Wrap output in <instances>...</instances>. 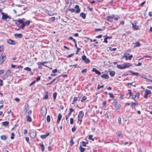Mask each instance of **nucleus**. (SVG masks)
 <instances>
[{"label": "nucleus", "mask_w": 152, "mask_h": 152, "mask_svg": "<svg viewBox=\"0 0 152 152\" xmlns=\"http://www.w3.org/2000/svg\"><path fill=\"white\" fill-rule=\"evenodd\" d=\"M132 66V64L129 63H126L121 65H118L117 66V67L119 69H123Z\"/></svg>", "instance_id": "1"}, {"label": "nucleus", "mask_w": 152, "mask_h": 152, "mask_svg": "<svg viewBox=\"0 0 152 152\" xmlns=\"http://www.w3.org/2000/svg\"><path fill=\"white\" fill-rule=\"evenodd\" d=\"M84 114V112L82 111H80L79 112V114L78 115V123L79 121H80V123H79L80 124H81L82 122Z\"/></svg>", "instance_id": "2"}, {"label": "nucleus", "mask_w": 152, "mask_h": 152, "mask_svg": "<svg viewBox=\"0 0 152 152\" xmlns=\"http://www.w3.org/2000/svg\"><path fill=\"white\" fill-rule=\"evenodd\" d=\"M118 102V99H115L114 100V101L113 102L112 104H113L114 107L115 109V110H117L119 109L120 107H121V105L120 104H117Z\"/></svg>", "instance_id": "3"}, {"label": "nucleus", "mask_w": 152, "mask_h": 152, "mask_svg": "<svg viewBox=\"0 0 152 152\" xmlns=\"http://www.w3.org/2000/svg\"><path fill=\"white\" fill-rule=\"evenodd\" d=\"M5 54L4 53H2L1 54V56L0 57V64H2L5 59Z\"/></svg>", "instance_id": "4"}, {"label": "nucleus", "mask_w": 152, "mask_h": 152, "mask_svg": "<svg viewBox=\"0 0 152 152\" xmlns=\"http://www.w3.org/2000/svg\"><path fill=\"white\" fill-rule=\"evenodd\" d=\"M2 18L3 20H6L7 18H9V19H10L11 17L7 15V14L4 13H2Z\"/></svg>", "instance_id": "5"}, {"label": "nucleus", "mask_w": 152, "mask_h": 152, "mask_svg": "<svg viewBox=\"0 0 152 152\" xmlns=\"http://www.w3.org/2000/svg\"><path fill=\"white\" fill-rule=\"evenodd\" d=\"M30 134L31 138H34L36 136V132L35 131H31L30 132Z\"/></svg>", "instance_id": "6"}, {"label": "nucleus", "mask_w": 152, "mask_h": 152, "mask_svg": "<svg viewBox=\"0 0 152 152\" xmlns=\"http://www.w3.org/2000/svg\"><path fill=\"white\" fill-rule=\"evenodd\" d=\"M82 59L86 63H88L90 62L89 60L86 58V56L84 55L82 56Z\"/></svg>", "instance_id": "7"}, {"label": "nucleus", "mask_w": 152, "mask_h": 152, "mask_svg": "<svg viewBox=\"0 0 152 152\" xmlns=\"http://www.w3.org/2000/svg\"><path fill=\"white\" fill-rule=\"evenodd\" d=\"M75 8L76 9L75 12L76 13H79L80 11V10L79 8V6L78 5H76L75 6Z\"/></svg>", "instance_id": "8"}, {"label": "nucleus", "mask_w": 152, "mask_h": 152, "mask_svg": "<svg viewBox=\"0 0 152 152\" xmlns=\"http://www.w3.org/2000/svg\"><path fill=\"white\" fill-rule=\"evenodd\" d=\"M40 79V77H38L36 80L33 81L29 85L30 86H31L34 84L36 82H38Z\"/></svg>", "instance_id": "9"}, {"label": "nucleus", "mask_w": 152, "mask_h": 152, "mask_svg": "<svg viewBox=\"0 0 152 152\" xmlns=\"http://www.w3.org/2000/svg\"><path fill=\"white\" fill-rule=\"evenodd\" d=\"M7 42L10 44L15 45V41L11 39H8L7 40Z\"/></svg>", "instance_id": "10"}, {"label": "nucleus", "mask_w": 152, "mask_h": 152, "mask_svg": "<svg viewBox=\"0 0 152 152\" xmlns=\"http://www.w3.org/2000/svg\"><path fill=\"white\" fill-rule=\"evenodd\" d=\"M92 72H95L98 75H100L101 73L98 70H97L95 68H93L92 70Z\"/></svg>", "instance_id": "11"}, {"label": "nucleus", "mask_w": 152, "mask_h": 152, "mask_svg": "<svg viewBox=\"0 0 152 152\" xmlns=\"http://www.w3.org/2000/svg\"><path fill=\"white\" fill-rule=\"evenodd\" d=\"M14 36L16 38H21L23 37V35L21 34H15L14 35Z\"/></svg>", "instance_id": "12"}, {"label": "nucleus", "mask_w": 152, "mask_h": 152, "mask_svg": "<svg viewBox=\"0 0 152 152\" xmlns=\"http://www.w3.org/2000/svg\"><path fill=\"white\" fill-rule=\"evenodd\" d=\"M62 117V115L61 113H59L58 115V119H57V124H58L61 119Z\"/></svg>", "instance_id": "13"}, {"label": "nucleus", "mask_w": 152, "mask_h": 152, "mask_svg": "<svg viewBox=\"0 0 152 152\" xmlns=\"http://www.w3.org/2000/svg\"><path fill=\"white\" fill-rule=\"evenodd\" d=\"M138 104V103L137 102H132V104L131 105V107L132 109L135 108V107Z\"/></svg>", "instance_id": "14"}, {"label": "nucleus", "mask_w": 152, "mask_h": 152, "mask_svg": "<svg viewBox=\"0 0 152 152\" xmlns=\"http://www.w3.org/2000/svg\"><path fill=\"white\" fill-rule=\"evenodd\" d=\"M50 134L49 133H48L47 134L45 135H42L40 136V137L42 139H44L46 138Z\"/></svg>", "instance_id": "15"}, {"label": "nucleus", "mask_w": 152, "mask_h": 152, "mask_svg": "<svg viewBox=\"0 0 152 152\" xmlns=\"http://www.w3.org/2000/svg\"><path fill=\"white\" fill-rule=\"evenodd\" d=\"M31 21L30 20H28L25 22H24V24L25 26H28L29 25Z\"/></svg>", "instance_id": "16"}, {"label": "nucleus", "mask_w": 152, "mask_h": 152, "mask_svg": "<svg viewBox=\"0 0 152 152\" xmlns=\"http://www.w3.org/2000/svg\"><path fill=\"white\" fill-rule=\"evenodd\" d=\"M80 16L83 19H85L86 17V15L83 13H81L80 14Z\"/></svg>", "instance_id": "17"}, {"label": "nucleus", "mask_w": 152, "mask_h": 152, "mask_svg": "<svg viewBox=\"0 0 152 152\" xmlns=\"http://www.w3.org/2000/svg\"><path fill=\"white\" fill-rule=\"evenodd\" d=\"M132 26L133 28L135 30H138L139 29V26L134 25L133 23H132Z\"/></svg>", "instance_id": "18"}, {"label": "nucleus", "mask_w": 152, "mask_h": 152, "mask_svg": "<svg viewBox=\"0 0 152 152\" xmlns=\"http://www.w3.org/2000/svg\"><path fill=\"white\" fill-rule=\"evenodd\" d=\"M9 124V122L7 121H4L2 123V125L5 126H7Z\"/></svg>", "instance_id": "19"}, {"label": "nucleus", "mask_w": 152, "mask_h": 152, "mask_svg": "<svg viewBox=\"0 0 152 152\" xmlns=\"http://www.w3.org/2000/svg\"><path fill=\"white\" fill-rule=\"evenodd\" d=\"M39 145L41 146L42 148V151H43L45 149V146L43 145L42 142H41L39 143Z\"/></svg>", "instance_id": "20"}, {"label": "nucleus", "mask_w": 152, "mask_h": 152, "mask_svg": "<svg viewBox=\"0 0 152 152\" xmlns=\"http://www.w3.org/2000/svg\"><path fill=\"white\" fill-rule=\"evenodd\" d=\"M134 44L135 45L134 46V47H136L140 46V44L138 41L134 43Z\"/></svg>", "instance_id": "21"}, {"label": "nucleus", "mask_w": 152, "mask_h": 152, "mask_svg": "<svg viewBox=\"0 0 152 152\" xmlns=\"http://www.w3.org/2000/svg\"><path fill=\"white\" fill-rule=\"evenodd\" d=\"M145 94L148 95L151 94V91L150 90H146L145 91Z\"/></svg>", "instance_id": "22"}, {"label": "nucleus", "mask_w": 152, "mask_h": 152, "mask_svg": "<svg viewBox=\"0 0 152 152\" xmlns=\"http://www.w3.org/2000/svg\"><path fill=\"white\" fill-rule=\"evenodd\" d=\"M24 19L23 18V19H18V20H16V21H18V22L20 23L23 24V23H24L23 20Z\"/></svg>", "instance_id": "23"}, {"label": "nucleus", "mask_w": 152, "mask_h": 152, "mask_svg": "<svg viewBox=\"0 0 152 152\" xmlns=\"http://www.w3.org/2000/svg\"><path fill=\"white\" fill-rule=\"evenodd\" d=\"M115 17V15H112L110 16H107V18L109 20H110V19H112L113 18Z\"/></svg>", "instance_id": "24"}, {"label": "nucleus", "mask_w": 152, "mask_h": 152, "mask_svg": "<svg viewBox=\"0 0 152 152\" xmlns=\"http://www.w3.org/2000/svg\"><path fill=\"white\" fill-rule=\"evenodd\" d=\"M1 138L2 140H5L7 139V137L6 135H3L1 136Z\"/></svg>", "instance_id": "25"}, {"label": "nucleus", "mask_w": 152, "mask_h": 152, "mask_svg": "<svg viewBox=\"0 0 152 152\" xmlns=\"http://www.w3.org/2000/svg\"><path fill=\"white\" fill-rule=\"evenodd\" d=\"M115 72L114 71L110 70V75L111 76H113L115 75Z\"/></svg>", "instance_id": "26"}, {"label": "nucleus", "mask_w": 152, "mask_h": 152, "mask_svg": "<svg viewBox=\"0 0 152 152\" xmlns=\"http://www.w3.org/2000/svg\"><path fill=\"white\" fill-rule=\"evenodd\" d=\"M27 121L30 122L32 121L31 118L29 115L27 116Z\"/></svg>", "instance_id": "27"}, {"label": "nucleus", "mask_w": 152, "mask_h": 152, "mask_svg": "<svg viewBox=\"0 0 152 152\" xmlns=\"http://www.w3.org/2000/svg\"><path fill=\"white\" fill-rule=\"evenodd\" d=\"M80 152H84V151L86 150V148L82 147L81 145H80Z\"/></svg>", "instance_id": "28"}, {"label": "nucleus", "mask_w": 152, "mask_h": 152, "mask_svg": "<svg viewBox=\"0 0 152 152\" xmlns=\"http://www.w3.org/2000/svg\"><path fill=\"white\" fill-rule=\"evenodd\" d=\"M118 136L120 137V138H121V137H123V136L122 135V133H121V131H119L118 132Z\"/></svg>", "instance_id": "29"}, {"label": "nucleus", "mask_w": 152, "mask_h": 152, "mask_svg": "<svg viewBox=\"0 0 152 152\" xmlns=\"http://www.w3.org/2000/svg\"><path fill=\"white\" fill-rule=\"evenodd\" d=\"M55 20V17H52L50 18L49 20L50 22H53Z\"/></svg>", "instance_id": "30"}, {"label": "nucleus", "mask_w": 152, "mask_h": 152, "mask_svg": "<svg viewBox=\"0 0 152 152\" xmlns=\"http://www.w3.org/2000/svg\"><path fill=\"white\" fill-rule=\"evenodd\" d=\"M57 95V93L56 92H55L53 93V100L54 101L56 99V96Z\"/></svg>", "instance_id": "31"}, {"label": "nucleus", "mask_w": 152, "mask_h": 152, "mask_svg": "<svg viewBox=\"0 0 152 152\" xmlns=\"http://www.w3.org/2000/svg\"><path fill=\"white\" fill-rule=\"evenodd\" d=\"M81 143L82 144V145H81V146H83L85 147L86 146V144H88V142H85L84 141H83Z\"/></svg>", "instance_id": "32"}, {"label": "nucleus", "mask_w": 152, "mask_h": 152, "mask_svg": "<svg viewBox=\"0 0 152 152\" xmlns=\"http://www.w3.org/2000/svg\"><path fill=\"white\" fill-rule=\"evenodd\" d=\"M106 101H103L102 103V104L104 108L105 109L106 108Z\"/></svg>", "instance_id": "33"}, {"label": "nucleus", "mask_w": 152, "mask_h": 152, "mask_svg": "<svg viewBox=\"0 0 152 152\" xmlns=\"http://www.w3.org/2000/svg\"><path fill=\"white\" fill-rule=\"evenodd\" d=\"M104 87V85H102L101 86H100L99 85H98V86L97 88V90H99V89L101 88H103Z\"/></svg>", "instance_id": "34"}, {"label": "nucleus", "mask_w": 152, "mask_h": 152, "mask_svg": "<svg viewBox=\"0 0 152 152\" xmlns=\"http://www.w3.org/2000/svg\"><path fill=\"white\" fill-rule=\"evenodd\" d=\"M50 117L49 115H48L47 117V122H50Z\"/></svg>", "instance_id": "35"}, {"label": "nucleus", "mask_w": 152, "mask_h": 152, "mask_svg": "<svg viewBox=\"0 0 152 152\" xmlns=\"http://www.w3.org/2000/svg\"><path fill=\"white\" fill-rule=\"evenodd\" d=\"M144 79H145L146 80H147L146 81L147 82H152V80H151L150 79H148L146 77H144Z\"/></svg>", "instance_id": "36"}, {"label": "nucleus", "mask_w": 152, "mask_h": 152, "mask_svg": "<svg viewBox=\"0 0 152 152\" xmlns=\"http://www.w3.org/2000/svg\"><path fill=\"white\" fill-rule=\"evenodd\" d=\"M86 99H87L86 97L85 96H83L82 98V99L81 100V102H83V101H84V100H86Z\"/></svg>", "instance_id": "37"}, {"label": "nucleus", "mask_w": 152, "mask_h": 152, "mask_svg": "<svg viewBox=\"0 0 152 152\" xmlns=\"http://www.w3.org/2000/svg\"><path fill=\"white\" fill-rule=\"evenodd\" d=\"M93 136L92 135H90L89 136L88 139L90 140H91L93 141H94V139L93 138H92V137Z\"/></svg>", "instance_id": "38"}, {"label": "nucleus", "mask_w": 152, "mask_h": 152, "mask_svg": "<svg viewBox=\"0 0 152 152\" xmlns=\"http://www.w3.org/2000/svg\"><path fill=\"white\" fill-rule=\"evenodd\" d=\"M24 70L28 71H30L31 70V69L29 67H26L24 68Z\"/></svg>", "instance_id": "39"}, {"label": "nucleus", "mask_w": 152, "mask_h": 152, "mask_svg": "<svg viewBox=\"0 0 152 152\" xmlns=\"http://www.w3.org/2000/svg\"><path fill=\"white\" fill-rule=\"evenodd\" d=\"M68 10L69 11H70L72 12H75V9L73 8L69 9Z\"/></svg>", "instance_id": "40"}, {"label": "nucleus", "mask_w": 152, "mask_h": 152, "mask_svg": "<svg viewBox=\"0 0 152 152\" xmlns=\"http://www.w3.org/2000/svg\"><path fill=\"white\" fill-rule=\"evenodd\" d=\"M116 48H113L111 47H109V50L111 51H115L116 50Z\"/></svg>", "instance_id": "41"}, {"label": "nucleus", "mask_w": 152, "mask_h": 152, "mask_svg": "<svg viewBox=\"0 0 152 152\" xmlns=\"http://www.w3.org/2000/svg\"><path fill=\"white\" fill-rule=\"evenodd\" d=\"M11 72L10 70H8L6 72V74L7 75H9L11 73Z\"/></svg>", "instance_id": "42"}, {"label": "nucleus", "mask_w": 152, "mask_h": 152, "mask_svg": "<svg viewBox=\"0 0 152 152\" xmlns=\"http://www.w3.org/2000/svg\"><path fill=\"white\" fill-rule=\"evenodd\" d=\"M14 136H15V134H14V133H12V134H11V136L10 137V138L11 139H14Z\"/></svg>", "instance_id": "43"}, {"label": "nucleus", "mask_w": 152, "mask_h": 152, "mask_svg": "<svg viewBox=\"0 0 152 152\" xmlns=\"http://www.w3.org/2000/svg\"><path fill=\"white\" fill-rule=\"evenodd\" d=\"M74 123V119L72 118L70 119V123L71 124H72Z\"/></svg>", "instance_id": "44"}, {"label": "nucleus", "mask_w": 152, "mask_h": 152, "mask_svg": "<svg viewBox=\"0 0 152 152\" xmlns=\"http://www.w3.org/2000/svg\"><path fill=\"white\" fill-rule=\"evenodd\" d=\"M108 94L110 96V97L112 98H114V96H113V94L111 93H109Z\"/></svg>", "instance_id": "45"}, {"label": "nucleus", "mask_w": 152, "mask_h": 152, "mask_svg": "<svg viewBox=\"0 0 152 152\" xmlns=\"http://www.w3.org/2000/svg\"><path fill=\"white\" fill-rule=\"evenodd\" d=\"M76 129V128L75 126H74V127L72 129V131L73 132H74L75 131Z\"/></svg>", "instance_id": "46"}, {"label": "nucleus", "mask_w": 152, "mask_h": 152, "mask_svg": "<svg viewBox=\"0 0 152 152\" xmlns=\"http://www.w3.org/2000/svg\"><path fill=\"white\" fill-rule=\"evenodd\" d=\"M70 145L72 146L73 144H74V142H73V140L72 139H71L70 141Z\"/></svg>", "instance_id": "47"}, {"label": "nucleus", "mask_w": 152, "mask_h": 152, "mask_svg": "<svg viewBox=\"0 0 152 152\" xmlns=\"http://www.w3.org/2000/svg\"><path fill=\"white\" fill-rule=\"evenodd\" d=\"M25 26L24 23L22 24L21 26H20V28H22V29H23L24 27Z\"/></svg>", "instance_id": "48"}, {"label": "nucleus", "mask_w": 152, "mask_h": 152, "mask_svg": "<svg viewBox=\"0 0 152 152\" xmlns=\"http://www.w3.org/2000/svg\"><path fill=\"white\" fill-rule=\"evenodd\" d=\"M131 72L132 73V75H139V74L138 73H134L133 72H132V71H131Z\"/></svg>", "instance_id": "49"}, {"label": "nucleus", "mask_w": 152, "mask_h": 152, "mask_svg": "<svg viewBox=\"0 0 152 152\" xmlns=\"http://www.w3.org/2000/svg\"><path fill=\"white\" fill-rule=\"evenodd\" d=\"M77 50L76 51V54H78V52L81 50L80 48H77Z\"/></svg>", "instance_id": "50"}, {"label": "nucleus", "mask_w": 152, "mask_h": 152, "mask_svg": "<svg viewBox=\"0 0 152 152\" xmlns=\"http://www.w3.org/2000/svg\"><path fill=\"white\" fill-rule=\"evenodd\" d=\"M102 37V34H100L98 36H97L96 37V38H100Z\"/></svg>", "instance_id": "51"}, {"label": "nucleus", "mask_w": 152, "mask_h": 152, "mask_svg": "<svg viewBox=\"0 0 152 152\" xmlns=\"http://www.w3.org/2000/svg\"><path fill=\"white\" fill-rule=\"evenodd\" d=\"M128 91H129V94L130 95V96H131L132 95V94L131 92V90L130 89H129L128 90Z\"/></svg>", "instance_id": "52"}, {"label": "nucleus", "mask_w": 152, "mask_h": 152, "mask_svg": "<svg viewBox=\"0 0 152 152\" xmlns=\"http://www.w3.org/2000/svg\"><path fill=\"white\" fill-rule=\"evenodd\" d=\"M140 95V93L139 92H137L136 93V95H135V96H136V97L138 98L139 97Z\"/></svg>", "instance_id": "53"}, {"label": "nucleus", "mask_w": 152, "mask_h": 152, "mask_svg": "<svg viewBox=\"0 0 152 152\" xmlns=\"http://www.w3.org/2000/svg\"><path fill=\"white\" fill-rule=\"evenodd\" d=\"M132 57V55H131L128 57V59L129 60H131Z\"/></svg>", "instance_id": "54"}, {"label": "nucleus", "mask_w": 152, "mask_h": 152, "mask_svg": "<svg viewBox=\"0 0 152 152\" xmlns=\"http://www.w3.org/2000/svg\"><path fill=\"white\" fill-rule=\"evenodd\" d=\"M57 69H55L54 70H52V72L53 73H55L56 72H57Z\"/></svg>", "instance_id": "55"}, {"label": "nucleus", "mask_w": 152, "mask_h": 152, "mask_svg": "<svg viewBox=\"0 0 152 152\" xmlns=\"http://www.w3.org/2000/svg\"><path fill=\"white\" fill-rule=\"evenodd\" d=\"M86 71H87V69H85L81 71V73H85V72H86Z\"/></svg>", "instance_id": "56"}, {"label": "nucleus", "mask_w": 152, "mask_h": 152, "mask_svg": "<svg viewBox=\"0 0 152 152\" xmlns=\"http://www.w3.org/2000/svg\"><path fill=\"white\" fill-rule=\"evenodd\" d=\"M4 50L2 46H0V52Z\"/></svg>", "instance_id": "57"}, {"label": "nucleus", "mask_w": 152, "mask_h": 152, "mask_svg": "<svg viewBox=\"0 0 152 152\" xmlns=\"http://www.w3.org/2000/svg\"><path fill=\"white\" fill-rule=\"evenodd\" d=\"M107 39L105 37V38L104 39V42H105L106 43H107L108 42L107 41Z\"/></svg>", "instance_id": "58"}, {"label": "nucleus", "mask_w": 152, "mask_h": 152, "mask_svg": "<svg viewBox=\"0 0 152 152\" xmlns=\"http://www.w3.org/2000/svg\"><path fill=\"white\" fill-rule=\"evenodd\" d=\"M23 111L25 113H26L28 111V109L26 108H24L23 110Z\"/></svg>", "instance_id": "59"}, {"label": "nucleus", "mask_w": 152, "mask_h": 152, "mask_svg": "<svg viewBox=\"0 0 152 152\" xmlns=\"http://www.w3.org/2000/svg\"><path fill=\"white\" fill-rule=\"evenodd\" d=\"M105 36L106 37V38L107 39H111L112 37V36Z\"/></svg>", "instance_id": "60"}, {"label": "nucleus", "mask_w": 152, "mask_h": 152, "mask_svg": "<svg viewBox=\"0 0 152 152\" xmlns=\"http://www.w3.org/2000/svg\"><path fill=\"white\" fill-rule=\"evenodd\" d=\"M73 55H74V53L71 54H69L67 56V57H68V58H70V57H71L72 56H73Z\"/></svg>", "instance_id": "61"}, {"label": "nucleus", "mask_w": 152, "mask_h": 152, "mask_svg": "<svg viewBox=\"0 0 152 152\" xmlns=\"http://www.w3.org/2000/svg\"><path fill=\"white\" fill-rule=\"evenodd\" d=\"M48 96L47 95H45L44 96V97L43 98L44 99H48Z\"/></svg>", "instance_id": "62"}, {"label": "nucleus", "mask_w": 152, "mask_h": 152, "mask_svg": "<svg viewBox=\"0 0 152 152\" xmlns=\"http://www.w3.org/2000/svg\"><path fill=\"white\" fill-rule=\"evenodd\" d=\"M4 72V71L3 70H0V75L3 74Z\"/></svg>", "instance_id": "63"}, {"label": "nucleus", "mask_w": 152, "mask_h": 152, "mask_svg": "<svg viewBox=\"0 0 152 152\" xmlns=\"http://www.w3.org/2000/svg\"><path fill=\"white\" fill-rule=\"evenodd\" d=\"M148 15L150 17H152V12H150L148 13Z\"/></svg>", "instance_id": "64"}]
</instances>
